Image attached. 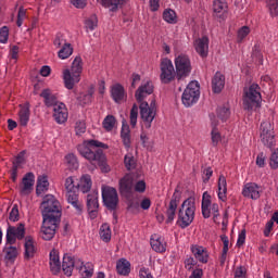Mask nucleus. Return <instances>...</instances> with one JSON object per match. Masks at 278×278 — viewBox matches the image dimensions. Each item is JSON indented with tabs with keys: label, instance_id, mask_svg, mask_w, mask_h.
Masks as SVG:
<instances>
[{
	"label": "nucleus",
	"instance_id": "f257e3e1",
	"mask_svg": "<svg viewBox=\"0 0 278 278\" xmlns=\"http://www.w3.org/2000/svg\"><path fill=\"white\" fill-rule=\"evenodd\" d=\"M152 92H154V84L151 80L142 81L135 92L136 100L140 103V117L147 129H151L152 122L157 113L155 100H152L150 105L149 102H144L146 97H148V94H152Z\"/></svg>",
	"mask_w": 278,
	"mask_h": 278
},
{
	"label": "nucleus",
	"instance_id": "f03ea898",
	"mask_svg": "<svg viewBox=\"0 0 278 278\" xmlns=\"http://www.w3.org/2000/svg\"><path fill=\"white\" fill-rule=\"evenodd\" d=\"M104 149H108V144L100 142L99 140H88V142H83L77 146V150L80 153V156L87 159L89 163L96 167H100L102 172H110L111 167L106 163V156L103 152Z\"/></svg>",
	"mask_w": 278,
	"mask_h": 278
},
{
	"label": "nucleus",
	"instance_id": "7ed1b4c3",
	"mask_svg": "<svg viewBox=\"0 0 278 278\" xmlns=\"http://www.w3.org/2000/svg\"><path fill=\"white\" fill-rule=\"evenodd\" d=\"M25 232V224H18L17 226H8L7 244H10V247L7 245L3 249L4 260H7V262H15L18 255V251L16 247H13V244H15L16 240H24Z\"/></svg>",
	"mask_w": 278,
	"mask_h": 278
},
{
	"label": "nucleus",
	"instance_id": "20e7f679",
	"mask_svg": "<svg viewBox=\"0 0 278 278\" xmlns=\"http://www.w3.org/2000/svg\"><path fill=\"white\" fill-rule=\"evenodd\" d=\"M41 215H48L59 228L62 217V205L53 194H46L40 205Z\"/></svg>",
	"mask_w": 278,
	"mask_h": 278
},
{
	"label": "nucleus",
	"instance_id": "39448f33",
	"mask_svg": "<svg viewBox=\"0 0 278 278\" xmlns=\"http://www.w3.org/2000/svg\"><path fill=\"white\" fill-rule=\"evenodd\" d=\"M197 213V201L194 197H189L182 201L178 211L177 224L180 228H187L194 222Z\"/></svg>",
	"mask_w": 278,
	"mask_h": 278
},
{
	"label": "nucleus",
	"instance_id": "423d86ee",
	"mask_svg": "<svg viewBox=\"0 0 278 278\" xmlns=\"http://www.w3.org/2000/svg\"><path fill=\"white\" fill-rule=\"evenodd\" d=\"M83 70L84 65L81 56H75L72 63L71 71L68 70V67L66 68V71H63L64 84L68 90L75 88V84H79Z\"/></svg>",
	"mask_w": 278,
	"mask_h": 278
},
{
	"label": "nucleus",
	"instance_id": "0eeeda50",
	"mask_svg": "<svg viewBox=\"0 0 278 278\" xmlns=\"http://www.w3.org/2000/svg\"><path fill=\"white\" fill-rule=\"evenodd\" d=\"M262 103L261 86L258 84H252L248 90H244L243 96V109L253 111L257 109Z\"/></svg>",
	"mask_w": 278,
	"mask_h": 278
},
{
	"label": "nucleus",
	"instance_id": "6e6552de",
	"mask_svg": "<svg viewBox=\"0 0 278 278\" xmlns=\"http://www.w3.org/2000/svg\"><path fill=\"white\" fill-rule=\"evenodd\" d=\"M176 65V79L182 81L186 77H189L192 71V63L187 54H179L175 59Z\"/></svg>",
	"mask_w": 278,
	"mask_h": 278
},
{
	"label": "nucleus",
	"instance_id": "1a4fd4ad",
	"mask_svg": "<svg viewBox=\"0 0 278 278\" xmlns=\"http://www.w3.org/2000/svg\"><path fill=\"white\" fill-rule=\"evenodd\" d=\"M200 97L199 81H190L182 92V104L185 106H192L195 104Z\"/></svg>",
	"mask_w": 278,
	"mask_h": 278
},
{
	"label": "nucleus",
	"instance_id": "9d476101",
	"mask_svg": "<svg viewBox=\"0 0 278 278\" xmlns=\"http://www.w3.org/2000/svg\"><path fill=\"white\" fill-rule=\"evenodd\" d=\"M161 75L160 79L162 84H170V81H174L176 77L174 63L170 59H162L161 60Z\"/></svg>",
	"mask_w": 278,
	"mask_h": 278
},
{
	"label": "nucleus",
	"instance_id": "9b49d317",
	"mask_svg": "<svg viewBox=\"0 0 278 278\" xmlns=\"http://www.w3.org/2000/svg\"><path fill=\"white\" fill-rule=\"evenodd\" d=\"M181 201V192L176 188L166 207V224H172L177 215V207Z\"/></svg>",
	"mask_w": 278,
	"mask_h": 278
},
{
	"label": "nucleus",
	"instance_id": "f8f14e48",
	"mask_svg": "<svg viewBox=\"0 0 278 278\" xmlns=\"http://www.w3.org/2000/svg\"><path fill=\"white\" fill-rule=\"evenodd\" d=\"M260 131V138L263 144L266 147H274L276 140L271 122H262Z\"/></svg>",
	"mask_w": 278,
	"mask_h": 278
},
{
	"label": "nucleus",
	"instance_id": "ddd939ff",
	"mask_svg": "<svg viewBox=\"0 0 278 278\" xmlns=\"http://www.w3.org/2000/svg\"><path fill=\"white\" fill-rule=\"evenodd\" d=\"M58 227L53 223V219L49 215H42V226L40 230V235L42 240L50 241L53 240Z\"/></svg>",
	"mask_w": 278,
	"mask_h": 278
},
{
	"label": "nucleus",
	"instance_id": "4468645a",
	"mask_svg": "<svg viewBox=\"0 0 278 278\" xmlns=\"http://www.w3.org/2000/svg\"><path fill=\"white\" fill-rule=\"evenodd\" d=\"M102 199H103L104 205H106L109 210H116L119 203V197L117 194L116 188H110V187L103 188Z\"/></svg>",
	"mask_w": 278,
	"mask_h": 278
},
{
	"label": "nucleus",
	"instance_id": "2eb2a0df",
	"mask_svg": "<svg viewBox=\"0 0 278 278\" xmlns=\"http://www.w3.org/2000/svg\"><path fill=\"white\" fill-rule=\"evenodd\" d=\"M78 190H79V184L75 186V182H74V188L72 189V191L66 192V199H67V202L71 203L73 207H75L76 213L78 215H81V213L84 212V203L79 201Z\"/></svg>",
	"mask_w": 278,
	"mask_h": 278
},
{
	"label": "nucleus",
	"instance_id": "dca6fc26",
	"mask_svg": "<svg viewBox=\"0 0 278 278\" xmlns=\"http://www.w3.org/2000/svg\"><path fill=\"white\" fill-rule=\"evenodd\" d=\"M135 176L132 174H126L119 179V192L125 197H129L134 192Z\"/></svg>",
	"mask_w": 278,
	"mask_h": 278
},
{
	"label": "nucleus",
	"instance_id": "f3484780",
	"mask_svg": "<svg viewBox=\"0 0 278 278\" xmlns=\"http://www.w3.org/2000/svg\"><path fill=\"white\" fill-rule=\"evenodd\" d=\"M99 206V192L93 191L87 194V208L91 219L98 217Z\"/></svg>",
	"mask_w": 278,
	"mask_h": 278
},
{
	"label": "nucleus",
	"instance_id": "a211bd4d",
	"mask_svg": "<svg viewBox=\"0 0 278 278\" xmlns=\"http://www.w3.org/2000/svg\"><path fill=\"white\" fill-rule=\"evenodd\" d=\"M36 181V176L34 172H27L22 180V186L20 192L22 195L30 194L34 190V184Z\"/></svg>",
	"mask_w": 278,
	"mask_h": 278
},
{
	"label": "nucleus",
	"instance_id": "6ab92c4d",
	"mask_svg": "<svg viewBox=\"0 0 278 278\" xmlns=\"http://www.w3.org/2000/svg\"><path fill=\"white\" fill-rule=\"evenodd\" d=\"M77 260L78 258L73 257V255H70L68 253L64 255L62 262V269L64 274H66V276H72L74 269H77Z\"/></svg>",
	"mask_w": 278,
	"mask_h": 278
},
{
	"label": "nucleus",
	"instance_id": "aec40b11",
	"mask_svg": "<svg viewBox=\"0 0 278 278\" xmlns=\"http://www.w3.org/2000/svg\"><path fill=\"white\" fill-rule=\"evenodd\" d=\"M53 115H54L55 122H58L59 125H63V123L67 121V116H68V111L65 104L63 103L59 104V100H56Z\"/></svg>",
	"mask_w": 278,
	"mask_h": 278
},
{
	"label": "nucleus",
	"instance_id": "412c9836",
	"mask_svg": "<svg viewBox=\"0 0 278 278\" xmlns=\"http://www.w3.org/2000/svg\"><path fill=\"white\" fill-rule=\"evenodd\" d=\"M194 48L200 56L205 58L208 55L210 39L208 36H202V39H197L194 41Z\"/></svg>",
	"mask_w": 278,
	"mask_h": 278
},
{
	"label": "nucleus",
	"instance_id": "4be33fe9",
	"mask_svg": "<svg viewBox=\"0 0 278 278\" xmlns=\"http://www.w3.org/2000/svg\"><path fill=\"white\" fill-rule=\"evenodd\" d=\"M243 197H247L248 199H260L261 197V188L257 186V184H245L242 190Z\"/></svg>",
	"mask_w": 278,
	"mask_h": 278
},
{
	"label": "nucleus",
	"instance_id": "5701e85b",
	"mask_svg": "<svg viewBox=\"0 0 278 278\" xmlns=\"http://www.w3.org/2000/svg\"><path fill=\"white\" fill-rule=\"evenodd\" d=\"M150 244L153 251L157 253H164L166 251V242L163 240L161 235L154 233L151 236Z\"/></svg>",
	"mask_w": 278,
	"mask_h": 278
},
{
	"label": "nucleus",
	"instance_id": "b1692460",
	"mask_svg": "<svg viewBox=\"0 0 278 278\" xmlns=\"http://www.w3.org/2000/svg\"><path fill=\"white\" fill-rule=\"evenodd\" d=\"M50 269L52 274H59L62 269L59 251H55V249L50 252Z\"/></svg>",
	"mask_w": 278,
	"mask_h": 278
},
{
	"label": "nucleus",
	"instance_id": "393cba45",
	"mask_svg": "<svg viewBox=\"0 0 278 278\" xmlns=\"http://www.w3.org/2000/svg\"><path fill=\"white\" fill-rule=\"evenodd\" d=\"M191 252L193 253L194 257L199 260V262H208L210 253L207 249H204V247H199V244H194L191 247Z\"/></svg>",
	"mask_w": 278,
	"mask_h": 278
},
{
	"label": "nucleus",
	"instance_id": "a878e982",
	"mask_svg": "<svg viewBox=\"0 0 278 278\" xmlns=\"http://www.w3.org/2000/svg\"><path fill=\"white\" fill-rule=\"evenodd\" d=\"M126 91L122 84H114L111 88V97L114 102L121 103L125 98Z\"/></svg>",
	"mask_w": 278,
	"mask_h": 278
},
{
	"label": "nucleus",
	"instance_id": "bb28decb",
	"mask_svg": "<svg viewBox=\"0 0 278 278\" xmlns=\"http://www.w3.org/2000/svg\"><path fill=\"white\" fill-rule=\"evenodd\" d=\"M116 270L119 276H129L131 271V265L129 260H127L126 257H121L119 260H117Z\"/></svg>",
	"mask_w": 278,
	"mask_h": 278
},
{
	"label": "nucleus",
	"instance_id": "cd10ccee",
	"mask_svg": "<svg viewBox=\"0 0 278 278\" xmlns=\"http://www.w3.org/2000/svg\"><path fill=\"white\" fill-rule=\"evenodd\" d=\"M226 77L222 73H215L212 79V88L214 92H222L223 88H225Z\"/></svg>",
	"mask_w": 278,
	"mask_h": 278
},
{
	"label": "nucleus",
	"instance_id": "c85d7f7f",
	"mask_svg": "<svg viewBox=\"0 0 278 278\" xmlns=\"http://www.w3.org/2000/svg\"><path fill=\"white\" fill-rule=\"evenodd\" d=\"M227 178L224 174L218 177V199L220 201H227Z\"/></svg>",
	"mask_w": 278,
	"mask_h": 278
},
{
	"label": "nucleus",
	"instance_id": "c756f323",
	"mask_svg": "<svg viewBox=\"0 0 278 278\" xmlns=\"http://www.w3.org/2000/svg\"><path fill=\"white\" fill-rule=\"evenodd\" d=\"M210 205H212V197L208 192H204L202 195V215L204 219H208L211 217Z\"/></svg>",
	"mask_w": 278,
	"mask_h": 278
},
{
	"label": "nucleus",
	"instance_id": "7c9ffc66",
	"mask_svg": "<svg viewBox=\"0 0 278 278\" xmlns=\"http://www.w3.org/2000/svg\"><path fill=\"white\" fill-rule=\"evenodd\" d=\"M92 188V179L90 174H84L80 177L79 184H78V189L80 190V192H90Z\"/></svg>",
	"mask_w": 278,
	"mask_h": 278
},
{
	"label": "nucleus",
	"instance_id": "2f4dec72",
	"mask_svg": "<svg viewBox=\"0 0 278 278\" xmlns=\"http://www.w3.org/2000/svg\"><path fill=\"white\" fill-rule=\"evenodd\" d=\"M41 97H43L46 106H56L58 98L56 96H53V92H51L50 88H45L41 91Z\"/></svg>",
	"mask_w": 278,
	"mask_h": 278
},
{
	"label": "nucleus",
	"instance_id": "473e14b6",
	"mask_svg": "<svg viewBox=\"0 0 278 278\" xmlns=\"http://www.w3.org/2000/svg\"><path fill=\"white\" fill-rule=\"evenodd\" d=\"M76 265L83 278H91L93 276V267H90V265H85L83 260L77 258Z\"/></svg>",
	"mask_w": 278,
	"mask_h": 278
},
{
	"label": "nucleus",
	"instance_id": "72a5a7b5",
	"mask_svg": "<svg viewBox=\"0 0 278 278\" xmlns=\"http://www.w3.org/2000/svg\"><path fill=\"white\" fill-rule=\"evenodd\" d=\"M102 7H105L110 12H117L119 7H123L127 0H100Z\"/></svg>",
	"mask_w": 278,
	"mask_h": 278
},
{
	"label": "nucleus",
	"instance_id": "f704fd0d",
	"mask_svg": "<svg viewBox=\"0 0 278 278\" xmlns=\"http://www.w3.org/2000/svg\"><path fill=\"white\" fill-rule=\"evenodd\" d=\"M227 2L225 0H214L213 12L214 16L222 17L225 12H227Z\"/></svg>",
	"mask_w": 278,
	"mask_h": 278
},
{
	"label": "nucleus",
	"instance_id": "c9c22d12",
	"mask_svg": "<svg viewBox=\"0 0 278 278\" xmlns=\"http://www.w3.org/2000/svg\"><path fill=\"white\" fill-rule=\"evenodd\" d=\"M35 253L36 247L34 245V239L30 237V235H28L25 241V258L30 260V257H34Z\"/></svg>",
	"mask_w": 278,
	"mask_h": 278
},
{
	"label": "nucleus",
	"instance_id": "e433bc0d",
	"mask_svg": "<svg viewBox=\"0 0 278 278\" xmlns=\"http://www.w3.org/2000/svg\"><path fill=\"white\" fill-rule=\"evenodd\" d=\"M93 94H94V88H89L87 90V92H80V94L77 98V101L83 104H91L92 100H93Z\"/></svg>",
	"mask_w": 278,
	"mask_h": 278
},
{
	"label": "nucleus",
	"instance_id": "4c0bfd02",
	"mask_svg": "<svg viewBox=\"0 0 278 278\" xmlns=\"http://www.w3.org/2000/svg\"><path fill=\"white\" fill-rule=\"evenodd\" d=\"M47 190H49V179H48V177L47 176H39V178L37 180V188H36L37 194H42Z\"/></svg>",
	"mask_w": 278,
	"mask_h": 278
},
{
	"label": "nucleus",
	"instance_id": "58836bf2",
	"mask_svg": "<svg viewBox=\"0 0 278 278\" xmlns=\"http://www.w3.org/2000/svg\"><path fill=\"white\" fill-rule=\"evenodd\" d=\"M100 239L103 240V242H111L112 230L110 224H102L100 227Z\"/></svg>",
	"mask_w": 278,
	"mask_h": 278
},
{
	"label": "nucleus",
	"instance_id": "ea45409f",
	"mask_svg": "<svg viewBox=\"0 0 278 278\" xmlns=\"http://www.w3.org/2000/svg\"><path fill=\"white\" fill-rule=\"evenodd\" d=\"M122 140L125 147H130L131 144V136L129 124H122V131H121Z\"/></svg>",
	"mask_w": 278,
	"mask_h": 278
},
{
	"label": "nucleus",
	"instance_id": "a19ab883",
	"mask_svg": "<svg viewBox=\"0 0 278 278\" xmlns=\"http://www.w3.org/2000/svg\"><path fill=\"white\" fill-rule=\"evenodd\" d=\"M30 117V109L28 105L22 106L20 111V125L27 127Z\"/></svg>",
	"mask_w": 278,
	"mask_h": 278
},
{
	"label": "nucleus",
	"instance_id": "79ce46f5",
	"mask_svg": "<svg viewBox=\"0 0 278 278\" xmlns=\"http://www.w3.org/2000/svg\"><path fill=\"white\" fill-rule=\"evenodd\" d=\"M74 52V48H72L71 43H66V39H64L63 47L59 50L60 59H68Z\"/></svg>",
	"mask_w": 278,
	"mask_h": 278
},
{
	"label": "nucleus",
	"instance_id": "37998d69",
	"mask_svg": "<svg viewBox=\"0 0 278 278\" xmlns=\"http://www.w3.org/2000/svg\"><path fill=\"white\" fill-rule=\"evenodd\" d=\"M217 125H218V122H216L215 118L212 119V143L214 147H216L219 142V140H222V136L217 129Z\"/></svg>",
	"mask_w": 278,
	"mask_h": 278
},
{
	"label": "nucleus",
	"instance_id": "c03bdc74",
	"mask_svg": "<svg viewBox=\"0 0 278 278\" xmlns=\"http://www.w3.org/2000/svg\"><path fill=\"white\" fill-rule=\"evenodd\" d=\"M103 127L106 131H113L116 127V117L114 115H106L103 119Z\"/></svg>",
	"mask_w": 278,
	"mask_h": 278
},
{
	"label": "nucleus",
	"instance_id": "a18cd8bd",
	"mask_svg": "<svg viewBox=\"0 0 278 278\" xmlns=\"http://www.w3.org/2000/svg\"><path fill=\"white\" fill-rule=\"evenodd\" d=\"M163 18L167 23H176L177 21L176 11H174V9H165V11H163Z\"/></svg>",
	"mask_w": 278,
	"mask_h": 278
},
{
	"label": "nucleus",
	"instance_id": "49530a36",
	"mask_svg": "<svg viewBox=\"0 0 278 278\" xmlns=\"http://www.w3.org/2000/svg\"><path fill=\"white\" fill-rule=\"evenodd\" d=\"M124 164L127 169H135L137 166V161L132 154H126L124 157Z\"/></svg>",
	"mask_w": 278,
	"mask_h": 278
},
{
	"label": "nucleus",
	"instance_id": "de8ad7c7",
	"mask_svg": "<svg viewBox=\"0 0 278 278\" xmlns=\"http://www.w3.org/2000/svg\"><path fill=\"white\" fill-rule=\"evenodd\" d=\"M217 117H219L222 122H226V119L230 117V109H228L227 106H219L217 109Z\"/></svg>",
	"mask_w": 278,
	"mask_h": 278
},
{
	"label": "nucleus",
	"instance_id": "09e8293b",
	"mask_svg": "<svg viewBox=\"0 0 278 278\" xmlns=\"http://www.w3.org/2000/svg\"><path fill=\"white\" fill-rule=\"evenodd\" d=\"M98 23H99L98 16L93 14L92 16H90L85 21V26L87 29L93 30L96 29V27H98Z\"/></svg>",
	"mask_w": 278,
	"mask_h": 278
},
{
	"label": "nucleus",
	"instance_id": "8fccbe9b",
	"mask_svg": "<svg viewBox=\"0 0 278 278\" xmlns=\"http://www.w3.org/2000/svg\"><path fill=\"white\" fill-rule=\"evenodd\" d=\"M139 115V106L138 104H134L130 111V125L131 127H136Z\"/></svg>",
	"mask_w": 278,
	"mask_h": 278
},
{
	"label": "nucleus",
	"instance_id": "3c124183",
	"mask_svg": "<svg viewBox=\"0 0 278 278\" xmlns=\"http://www.w3.org/2000/svg\"><path fill=\"white\" fill-rule=\"evenodd\" d=\"M75 131L77 136H81V134H85V131H87V124L85 119H77L75 124Z\"/></svg>",
	"mask_w": 278,
	"mask_h": 278
},
{
	"label": "nucleus",
	"instance_id": "603ef678",
	"mask_svg": "<svg viewBox=\"0 0 278 278\" xmlns=\"http://www.w3.org/2000/svg\"><path fill=\"white\" fill-rule=\"evenodd\" d=\"M250 31H251V29H250V27H248V25H244L243 27H241L238 30V38H237L238 43H242V40H244V38H247V36H249Z\"/></svg>",
	"mask_w": 278,
	"mask_h": 278
},
{
	"label": "nucleus",
	"instance_id": "864d4df0",
	"mask_svg": "<svg viewBox=\"0 0 278 278\" xmlns=\"http://www.w3.org/2000/svg\"><path fill=\"white\" fill-rule=\"evenodd\" d=\"M26 14H27V9H25L24 7H20L17 12V21H16L17 27H22L24 20L26 18Z\"/></svg>",
	"mask_w": 278,
	"mask_h": 278
},
{
	"label": "nucleus",
	"instance_id": "5fc2aeb1",
	"mask_svg": "<svg viewBox=\"0 0 278 278\" xmlns=\"http://www.w3.org/2000/svg\"><path fill=\"white\" fill-rule=\"evenodd\" d=\"M9 219L11 222H18V219H20V208H18L17 203H14V205H13L11 212H10Z\"/></svg>",
	"mask_w": 278,
	"mask_h": 278
},
{
	"label": "nucleus",
	"instance_id": "6e6d98bb",
	"mask_svg": "<svg viewBox=\"0 0 278 278\" xmlns=\"http://www.w3.org/2000/svg\"><path fill=\"white\" fill-rule=\"evenodd\" d=\"M135 192H146L147 184L146 180H136L134 176Z\"/></svg>",
	"mask_w": 278,
	"mask_h": 278
},
{
	"label": "nucleus",
	"instance_id": "4d7b16f0",
	"mask_svg": "<svg viewBox=\"0 0 278 278\" xmlns=\"http://www.w3.org/2000/svg\"><path fill=\"white\" fill-rule=\"evenodd\" d=\"M66 159V163L68 165V167H72L73 169H77L79 163L75 156V154H67V156H65Z\"/></svg>",
	"mask_w": 278,
	"mask_h": 278
},
{
	"label": "nucleus",
	"instance_id": "13d9d810",
	"mask_svg": "<svg viewBox=\"0 0 278 278\" xmlns=\"http://www.w3.org/2000/svg\"><path fill=\"white\" fill-rule=\"evenodd\" d=\"M9 31L10 30L7 25L0 27V43H8Z\"/></svg>",
	"mask_w": 278,
	"mask_h": 278
},
{
	"label": "nucleus",
	"instance_id": "bf43d9fd",
	"mask_svg": "<svg viewBox=\"0 0 278 278\" xmlns=\"http://www.w3.org/2000/svg\"><path fill=\"white\" fill-rule=\"evenodd\" d=\"M269 12L271 16H278V0H268Z\"/></svg>",
	"mask_w": 278,
	"mask_h": 278
},
{
	"label": "nucleus",
	"instance_id": "052dcab7",
	"mask_svg": "<svg viewBox=\"0 0 278 278\" xmlns=\"http://www.w3.org/2000/svg\"><path fill=\"white\" fill-rule=\"evenodd\" d=\"M252 56L258 59V61H263L262 48L260 43H255L253 47Z\"/></svg>",
	"mask_w": 278,
	"mask_h": 278
},
{
	"label": "nucleus",
	"instance_id": "680f3d73",
	"mask_svg": "<svg viewBox=\"0 0 278 278\" xmlns=\"http://www.w3.org/2000/svg\"><path fill=\"white\" fill-rule=\"evenodd\" d=\"M269 165L274 169L278 168V149H276L275 152H273L270 161H269Z\"/></svg>",
	"mask_w": 278,
	"mask_h": 278
},
{
	"label": "nucleus",
	"instance_id": "e2e57ef3",
	"mask_svg": "<svg viewBox=\"0 0 278 278\" xmlns=\"http://www.w3.org/2000/svg\"><path fill=\"white\" fill-rule=\"evenodd\" d=\"M211 176H213L212 167H206L202 174L204 184H208Z\"/></svg>",
	"mask_w": 278,
	"mask_h": 278
},
{
	"label": "nucleus",
	"instance_id": "0e129e2a",
	"mask_svg": "<svg viewBox=\"0 0 278 278\" xmlns=\"http://www.w3.org/2000/svg\"><path fill=\"white\" fill-rule=\"evenodd\" d=\"M74 184H75V178L73 176H68L65 179V188H66L67 192H72V190L74 188Z\"/></svg>",
	"mask_w": 278,
	"mask_h": 278
},
{
	"label": "nucleus",
	"instance_id": "69168bd1",
	"mask_svg": "<svg viewBox=\"0 0 278 278\" xmlns=\"http://www.w3.org/2000/svg\"><path fill=\"white\" fill-rule=\"evenodd\" d=\"M140 81H141V75H139L138 73H132L130 88H137L138 84H140Z\"/></svg>",
	"mask_w": 278,
	"mask_h": 278
},
{
	"label": "nucleus",
	"instance_id": "338daca9",
	"mask_svg": "<svg viewBox=\"0 0 278 278\" xmlns=\"http://www.w3.org/2000/svg\"><path fill=\"white\" fill-rule=\"evenodd\" d=\"M235 278H247L245 267H237L235 271Z\"/></svg>",
	"mask_w": 278,
	"mask_h": 278
},
{
	"label": "nucleus",
	"instance_id": "774afa93",
	"mask_svg": "<svg viewBox=\"0 0 278 278\" xmlns=\"http://www.w3.org/2000/svg\"><path fill=\"white\" fill-rule=\"evenodd\" d=\"M71 3L77 9H85L88 4V0H71Z\"/></svg>",
	"mask_w": 278,
	"mask_h": 278
}]
</instances>
